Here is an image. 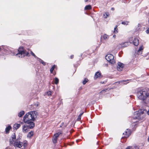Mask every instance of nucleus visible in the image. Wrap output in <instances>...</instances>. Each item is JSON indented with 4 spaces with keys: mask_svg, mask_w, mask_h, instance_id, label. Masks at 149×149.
Here are the masks:
<instances>
[{
    "mask_svg": "<svg viewBox=\"0 0 149 149\" xmlns=\"http://www.w3.org/2000/svg\"><path fill=\"white\" fill-rule=\"evenodd\" d=\"M37 112L35 111H30L27 113L24 116L23 120L26 124H31V127L35 126V124L33 121L35 120L37 117Z\"/></svg>",
    "mask_w": 149,
    "mask_h": 149,
    "instance_id": "f257e3e1",
    "label": "nucleus"
},
{
    "mask_svg": "<svg viewBox=\"0 0 149 149\" xmlns=\"http://www.w3.org/2000/svg\"><path fill=\"white\" fill-rule=\"evenodd\" d=\"M136 95L139 99L143 101L149 98V93L144 89H138L137 91Z\"/></svg>",
    "mask_w": 149,
    "mask_h": 149,
    "instance_id": "f03ea898",
    "label": "nucleus"
},
{
    "mask_svg": "<svg viewBox=\"0 0 149 149\" xmlns=\"http://www.w3.org/2000/svg\"><path fill=\"white\" fill-rule=\"evenodd\" d=\"M18 53L15 54H14V55H15L16 56L21 58L24 57L25 56H28L29 53L26 51L24 50L23 48H22L21 49L19 48L18 50Z\"/></svg>",
    "mask_w": 149,
    "mask_h": 149,
    "instance_id": "7ed1b4c3",
    "label": "nucleus"
},
{
    "mask_svg": "<svg viewBox=\"0 0 149 149\" xmlns=\"http://www.w3.org/2000/svg\"><path fill=\"white\" fill-rule=\"evenodd\" d=\"M105 58L107 61L113 64L115 63L113 56L111 54H108L107 55L105 56Z\"/></svg>",
    "mask_w": 149,
    "mask_h": 149,
    "instance_id": "20e7f679",
    "label": "nucleus"
},
{
    "mask_svg": "<svg viewBox=\"0 0 149 149\" xmlns=\"http://www.w3.org/2000/svg\"><path fill=\"white\" fill-rule=\"evenodd\" d=\"M31 124H26L24 125L22 128V131L23 132L26 133L27 132L29 131V130L30 129H32L34 126H33L32 127H31Z\"/></svg>",
    "mask_w": 149,
    "mask_h": 149,
    "instance_id": "39448f33",
    "label": "nucleus"
},
{
    "mask_svg": "<svg viewBox=\"0 0 149 149\" xmlns=\"http://www.w3.org/2000/svg\"><path fill=\"white\" fill-rule=\"evenodd\" d=\"M145 110H144L143 111H142L141 110L140 112H139L138 113L135 112L134 113L135 116L134 118L136 119H142L143 118L142 116H141V115L144 113V111Z\"/></svg>",
    "mask_w": 149,
    "mask_h": 149,
    "instance_id": "423d86ee",
    "label": "nucleus"
},
{
    "mask_svg": "<svg viewBox=\"0 0 149 149\" xmlns=\"http://www.w3.org/2000/svg\"><path fill=\"white\" fill-rule=\"evenodd\" d=\"M62 134V132H58L54 134L52 138V141L54 143H56L57 141L58 138L60 135Z\"/></svg>",
    "mask_w": 149,
    "mask_h": 149,
    "instance_id": "0eeeda50",
    "label": "nucleus"
},
{
    "mask_svg": "<svg viewBox=\"0 0 149 149\" xmlns=\"http://www.w3.org/2000/svg\"><path fill=\"white\" fill-rule=\"evenodd\" d=\"M22 143L20 141L18 142L17 141V140L16 141L14 142L13 144V145L15 147H17L19 148H21L22 146Z\"/></svg>",
    "mask_w": 149,
    "mask_h": 149,
    "instance_id": "6e6552de",
    "label": "nucleus"
},
{
    "mask_svg": "<svg viewBox=\"0 0 149 149\" xmlns=\"http://www.w3.org/2000/svg\"><path fill=\"white\" fill-rule=\"evenodd\" d=\"M124 65V64L123 63L120 62H118L117 66V70L119 71L122 70Z\"/></svg>",
    "mask_w": 149,
    "mask_h": 149,
    "instance_id": "1a4fd4ad",
    "label": "nucleus"
},
{
    "mask_svg": "<svg viewBox=\"0 0 149 149\" xmlns=\"http://www.w3.org/2000/svg\"><path fill=\"white\" fill-rule=\"evenodd\" d=\"M130 130L128 129H127L124 133H123V134L124 135L125 138L128 137L131 134Z\"/></svg>",
    "mask_w": 149,
    "mask_h": 149,
    "instance_id": "9d476101",
    "label": "nucleus"
},
{
    "mask_svg": "<svg viewBox=\"0 0 149 149\" xmlns=\"http://www.w3.org/2000/svg\"><path fill=\"white\" fill-rule=\"evenodd\" d=\"M143 49V46H141L139 47V49L137 51V54L138 55H140L142 54V51Z\"/></svg>",
    "mask_w": 149,
    "mask_h": 149,
    "instance_id": "9b49d317",
    "label": "nucleus"
},
{
    "mask_svg": "<svg viewBox=\"0 0 149 149\" xmlns=\"http://www.w3.org/2000/svg\"><path fill=\"white\" fill-rule=\"evenodd\" d=\"M133 42L134 45L135 46H137L139 44V41L137 38H135Z\"/></svg>",
    "mask_w": 149,
    "mask_h": 149,
    "instance_id": "f8f14e48",
    "label": "nucleus"
},
{
    "mask_svg": "<svg viewBox=\"0 0 149 149\" xmlns=\"http://www.w3.org/2000/svg\"><path fill=\"white\" fill-rule=\"evenodd\" d=\"M101 74L100 72H97L95 73L94 78L97 79L98 78L101 76Z\"/></svg>",
    "mask_w": 149,
    "mask_h": 149,
    "instance_id": "ddd939ff",
    "label": "nucleus"
},
{
    "mask_svg": "<svg viewBox=\"0 0 149 149\" xmlns=\"http://www.w3.org/2000/svg\"><path fill=\"white\" fill-rule=\"evenodd\" d=\"M11 129V126L9 125L5 129V132L6 134L8 133L10 130Z\"/></svg>",
    "mask_w": 149,
    "mask_h": 149,
    "instance_id": "4468645a",
    "label": "nucleus"
},
{
    "mask_svg": "<svg viewBox=\"0 0 149 149\" xmlns=\"http://www.w3.org/2000/svg\"><path fill=\"white\" fill-rule=\"evenodd\" d=\"M20 124L16 123L14 125L13 128L14 129L17 130L20 127Z\"/></svg>",
    "mask_w": 149,
    "mask_h": 149,
    "instance_id": "2eb2a0df",
    "label": "nucleus"
},
{
    "mask_svg": "<svg viewBox=\"0 0 149 149\" xmlns=\"http://www.w3.org/2000/svg\"><path fill=\"white\" fill-rule=\"evenodd\" d=\"M33 135V132L32 131H31L28 133L27 135V137L30 138Z\"/></svg>",
    "mask_w": 149,
    "mask_h": 149,
    "instance_id": "dca6fc26",
    "label": "nucleus"
},
{
    "mask_svg": "<svg viewBox=\"0 0 149 149\" xmlns=\"http://www.w3.org/2000/svg\"><path fill=\"white\" fill-rule=\"evenodd\" d=\"M37 60L40 62V63L42 64L43 65H46V63L40 58H38Z\"/></svg>",
    "mask_w": 149,
    "mask_h": 149,
    "instance_id": "f3484780",
    "label": "nucleus"
},
{
    "mask_svg": "<svg viewBox=\"0 0 149 149\" xmlns=\"http://www.w3.org/2000/svg\"><path fill=\"white\" fill-rule=\"evenodd\" d=\"M121 45L122 47H125L128 46L129 43L128 42H125L121 44Z\"/></svg>",
    "mask_w": 149,
    "mask_h": 149,
    "instance_id": "a211bd4d",
    "label": "nucleus"
},
{
    "mask_svg": "<svg viewBox=\"0 0 149 149\" xmlns=\"http://www.w3.org/2000/svg\"><path fill=\"white\" fill-rule=\"evenodd\" d=\"M24 112L23 111H20L18 114V116L19 117H22L24 114Z\"/></svg>",
    "mask_w": 149,
    "mask_h": 149,
    "instance_id": "6ab92c4d",
    "label": "nucleus"
},
{
    "mask_svg": "<svg viewBox=\"0 0 149 149\" xmlns=\"http://www.w3.org/2000/svg\"><path fill=\"white\" fill-rule=\"evenodd\" d=\"M129 80H122L118 81V83H123L124 84H126L129 83L128 82Z\"/></svg>",
    "mask_w": 149,
    "mask_h": 149,
    "instance_id": "aec40b11",
    "label": "nucleus"
},
{
    "mask_svg": "<svg viewBox=\"0 0 149 149\" xmlns=\"http://www.w3.org/2000/svg\"><path fill=\"white\" fill-rule=\"evenodd\" d=\"M92 8V7L91 5H88L86 6L85 7L84 9L85 10H90Z\"/></svg>",
    "mask_w": 149,
    "mask_h": 149,
    "instance_id": "412c9836",
    "label": "nucleus"
},
{
    "mask_svg": "<svg viewBox=\"0 0 149 149\" xmlns=\"http://www.w3.org/2000/svg\"><path fill=\"white\" fill-rule=\"evenodd\" d=\"M56 67V65H53L52 67L50 69V72L51 73H52L53 72V71L55 68Z\"/></svg>",
    "mask_w": 149,
    "mask_h": 149,
    "instance_id": "4be33fe9",
    "label": "nucleus"
},
{
    "mask_svg": "<svg viewBox=\"0 0 149 149\" xmlns=\"http://www.w3.org/2000/svg\"><path fill=\"white\" fill-rule=\"evenodd\" d=\"M118 29L117 28V26L116 25L115 27L114 28L113 33H117L118 32Z\"/></svg>",
    "mask_w": 149,
    "mask_h": 149,
    "instance_id": "5701e85b",
    "label": "nucleus"
},
{
    "mask_svg": "<svg viewBox=\"0 0 149 149\" xmlns=\"http://www.w3.org/2000/svg\"><path fill=\"white\" fill-rule=\"evenodd\" d=\"M109 13H105L103 14V16H104V18H107L109 16Z\"/></svg>",
    "mask_w": 149,
    "mask_h": 149,
    "instance_id": "b1692460",
    "label": "nucleus"
},
{
    "mask_svg": "<svg viewBox=\"0 0 149 149\" xmlns=\"http://www.w3.org/2000/svg\"><path fill=\"white\" fill-rule=\"evenodd\" d=\"M129 22L127 21H124L122 22L121 24L124 25H128Z\"/></svg>",
    "mask_w": 149,
    "mask_h": 149,
    "instance_id": "393cba45",
    "label": "nucleus"
},
{
    "mask_svg": "<svg viewBox=\"0 0 149 149\" xmlns=\"http://www.w3.org/2000/svg\"><path fill=\"white\" fill-rule=\"evenodd\" d=\"M27 145V141H26L23 142V146L24 148L26 147Z\"/></svg>",
    "mask_w": 149,
    "mask_h": 149,
    "instance_id": "a878e982",
    "label": "nucleus"
},
{
    "mask_svg": "<svg viewBox=\"0 0 149 149\" xmlns=\"http://www.w3.org/2000/svg\"><path fill=\"white\" fill-rule=\"evenodd\" d=\"M59 82V79H58L56 78V77L55 79V84H57Z\"/></svg>",
    "mask_w": 149,
    "mask_h": 149,
    "instance_id": "bb28decb",
    "label": "nucleus"
},
{
    "mask_svg": "<svg viewBox=\"0 0 149 149\" xmlns=\"http://www.w3.org/2000/svg\"><path fill=\"white\" fill-rule=\"evenodd\" d=\"M88 81V79H87L85 78L83 81L82 83L83 84H85Z\"/></svg>",
    "mask_w": 149,
    "mask_h": 149,
    "instance_id": "cd10ccee",
    "label": "nucleus"
},
{
    "mask_svg": "<svg viewBox=\"0 0 149 149\" xmlns=\"http://www.w3.org/2000/svg\"><path fill=\"white\" fill-rule=\"evenodd\" d=\"M15 140L12 138H11L10 139V143L11 144H13L14 142H15L14 140Z\"/></svg>",
    "mask_w": 149,
    "mask_h": 149,
    "instance_id": "c85d7f7f",
    "label": "nucleus"
},
{
    "mask_svg": "<svg viewBox=\"0 0 149 149\" xmlns=\"http://www.w3.org/2000/svg\"><path fill=\"white\" fill-rule=\"evenodd\" d=\"M83 113H84V112H82L80 113V115L78 116V117L77 118L78 120H80L81 119V116L82 115V114H83Z\"/></svg>",
    "mask_w": 149,
    "mask_h": 149,
    "instance_id": "c756f323",
    "label": "nucleus"
},
{
    "mask_svg": "<svg viewBox=\"0 0 149 149\" xmlns=\"http://www.w3.org/2000/svg\"><path fill=\"white\" fill-rule=\"evenodd\" d=\"M109 37V36L106 34L104 35L103 37V38L105 40L107 39Z\"/></svg>",
    "mask_w": 149,
    "mask_h": 149,
    "instance_id": "7c9ffc66",
    "label": "nucleus"
},
{
    "mask_svg": "<svg viewBox=\"0 0 149 149\" xmlns=\"http://www.w3.org/2000/svg\"><path fill=\"white\" fill-rule=\"evenodd\" d=\"M31 54L36 59H38V57H37L35 55V54L32 52H31Z\"/></svg>",
    "mask_w": 149,
    "mask_h": 149,
    "instance_id": "2f4dec72",
    "label": "nucleus"
},
{
    "mask_svg": "<svg viewBox=\"0 0 149 149\" xmlns=\"http://www.w3.org/2000/svg\"><path fill=\"white\" fill-rule=\"evenodd\" d=\"M131 148L130 149H139V147L137 146H136L134 147H132V146H131Z\"/></svg>",
    "mask_w": 149,
    "mask_h": 149,
    "instance_id": "473e14b6",
    "label": "nucleus"
},
{
    "mask_svg": "<svg viewBox=\"0 0 149 149\" xmlns=\"http://www.w3.org/2000/svg\"><path fill=\"white\" fill-rule=\"evenodd\" d=\"M11 138H12L14 140H15L16 139V137L15 133L13 134L12 135Z\"/></svg>",
    "mask_w": 149,
    "mask_h": 149,
    "instance_id": "72a5a7b5",
    "label": "nucleus"
},
{
    "mask_svg": "<svg viewBox=\"0 0 149 149\" xmlns=\"http://www.w3.org/2000/svg\"><path fill=\"white\" fill-rule=\"evenodd\" d=\"M64 125V123H61V125L60 126V127H61L62 126H63V127L64 128L65 127H66V125Z\"/></svg>",
    "mask_w": 149,
    "mask_h": 149,
    "instance_id": "f704fd0d",
    "label": "nucleus"
},
{
    "mask_svg": "<svg viewBox=\"0 0 149 149\" xmlns=\"http://www.w3.org/2000/svg\"><path fill=\"white\" fill-rule=\"evenodd\" d=\"M51 92L50 91H47V94L48 96H50L51 95Z\"/></svg>",
    "mask_w": 149,
    "mask_h": 149,
    "instance_id": "c9c22d12",
    "label": "nucleus"
},
{
    "mask_svg": "<svg viewBox=\"0 0 149 149\" xmlns=\"http://www.w3.org/2000/svg\"><path fill=\"white\" fill-rule=\"evenodd\" d=\"M107 90H109L108 89V88H107V89H106L102 91L101 92V93H103L104 91H107Z\"/></svg>",
    "mask_w": 149,
    "mask_h": 149,
    "instance_id": "e433bc0d",
    "label": "nucleus"
},
{
    "mask_svg": "<svg viewBox=\"0 0 149 149\" xmlns=\"http://www.w3.org/2000/svg\"><path fill=\"white\" fill-rule=\"evenodd\" d=\"M146 33L148 34L149 33V28H148L146 30Z\"/></svg>",
    "mask_w": 149,
    "mask_h": 149,
    "instance_id": "4c0bfd02",
    "label": "nucleus"
},
{
    "mask_svg": "<svg viewBox=\"0 0 149 149\" xmlns=\"http://www.w3.org/2000/svg\"><path fill=\"white\" fill-rule=\"evenodd\" d=\"M131 148V146H129L127 147L125 149H130Z\"/></svg>",
    "mask_w": 149,
    "mask_h": 149,
    "instance_id": "58836bf2",
    "label": "nucleus"
},
{
    "mask_svg": "<svg viewBox=\"0 0 149 149\" xmlns=\"http://www.w3.org/2000/svg\"><path fill=\"white\" fill-rule=\"evenodd\" d=\"M73 57H74V55H71L70 56L71 58V59L72 58H73Z\"/></svg>",
    "mask_w": 149,
    "mask_h": 149,
    "instance_id": "ea45409f",
    "label": "nucleus"
},
{
    "mask_svg": "<svg viewBox=\"0 0 149 149\" xmlns=\"http://www.w3.org/2000/svg\"><path fill=\"white\" fill-rule=\"evenodd\" d=\"M116 36V35H114L113 36V37L114 38H115Z\"/></svg>",
    "mask_w": 149,
    "mask_h": 149,
    "instance_id": "a19ab883",
    "label": "nucleus"
},
{
    "mask_svg": "<svg viewBox=\"0 0 149 149\" xmlns=\"http://www.w3.org/2000/svg\"><path fill=\"white\" fill-rule=\"evenodd\" d=\"M147 113L148 115H149V109H148V111H147Z\"/></svg>",
    "mask_w": 149,
    "mask_h": 149,
    "instance_id": "79ce46f5",
    "label": "nucleus"
},
{
    "mask_svg": "<svg viewBox=\"0 0 149 149\" xmlns=\"http://www.w3.org/2000/svg\"><path fill=\"white\" fill-rule=\"evenodd\" d=\"M88 0H84V1L85 2H86L88 1Z\"/></svg>",
    "mask_w": 149,
    "mask_h": 149,
    "instance_id": "37998d69",
    "label": "nucleus"
},
{
    "mask_svg": "<svg viewBox=\"0 0 149 149\" xmlns=\"http://www.w3.org/2000/svg\"><path fill=\"white\" fill-rule=\"evenodd\" d=\"M148 141L149 142V137H148Z\"/></svg>",
    "mask_w": 149,
    "mask_h": 149,
    "instance_id": "c03bdc74",
    "label": "nucleus"
},
{
    "mask_svg": "<svg viewBox=\"0 0 149 149\" xmlns=\"http://www.w3.org/2000/svg\"><path fill=\"white\" fill-rule=\"evenodd\" d=\"M111 9H112V10H113V9H114V8H111Z\"/></svg>",
    "mask_w": 149,
    "mask_h": 149,
    "instance_id": "a18cd8bd",
    "label": "nucleus"
},
{
    "mask_svg": "<svg viewBox=\"0 0 149 149\" xmlns=\"http://www.w3.org/2000/svg\"><path fill=\"white\" fill-rule=\"evenodd\" d=\"M101 83L103 84L104 83V82H101Z\"/></svg>",
    "mask_w": 149,
    "mask_h": 149,
    "instance_id": "49530a36",
    "label": "nucleus"
},
{
    "mask_svg": "<svg viewBox=\"0 0 149 149\" xmlns=\"http://www.w3.org/2000/svg\"><path fill=\"white\" fill-rule=\"evenodd\" d=\"M101 83L103 84L104 83V82H101Z\"/></svg>",
    "mask_w": 149,
    "mask_h": 149,
    "instance_id": "de8ad7c7",
    "label": "nucleus"
},
{
    "mask_svg": "<svg viewBox=\"0 0 149 149\" xmlns=\"http://www.w3.org/2000/svg\"><path fill=\"white\" fill-rule=\"evenodd\" d=\"M101 83L103 84L104 83V82H101Z\"/></svg>",
    "mask_w": 149,
    "mask_h": 149,
    "instance_id": "09e8293b",
    "label": "nucleus"
},
{
    "mask_svg": "<svg viewBox=\"0 0 149 149\" xmlns=\"http://www.w3.org/2000/svg\"><path fill=\"white\" fill-rule=\"evenodd\" d=\"M148 23H149V20H148Z\"/></svg>",
    "mask_w": 149,
    "mask_h": 149,
    "instance_id": "8fccbe9b",
    "label": "nucleus"
},
{
    "mask_svg": "<svg viewBox=\"0 0 149 149\" xmlns=\"http://www.w3.org/2000/svg\"><path fill=\"white\" fill-rule=\"evenodd\" d=\"M82 55V54H81V56Z\"/></svg>",
    "mask_w": 149,
    "mask_h": 149,
    "instance_id": "3c124183",
    "label": "nucleus"
},
{
    "mask_svg": "<svg viewBox=\"0 0 149 149\" xmlns=\"http://www.w3.org/2000/svg\"><path fill=\"white\" fill-rule=\"evenodd\" d=\"M5 149H7V148H6Z\"/></svg>",
    "mask_w": 149,
    "mask_h": 149,
    "instance_id": "603ef678",
    "label": "nucleus"
}]
</instances>
